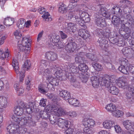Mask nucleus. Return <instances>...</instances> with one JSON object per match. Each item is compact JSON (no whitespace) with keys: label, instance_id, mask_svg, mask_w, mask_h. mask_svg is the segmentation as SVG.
<instances>
[{"label":"nucleus","instance_id":"obj_1","mask_svg":"<svg viewBox=\"0 0 134 134\" xmlns=\"http://www.w3.org/2000/svg\"><path fill=\"white\" fill-rule=\"evenodd\" d=\"M13 119L14 122L21 126L26 125L27 124L31 126H34L35 125V122L33 121L31 115L29 114L26 115L25 116H23V117L14 116Z\"/></svg>","mask_w":134,"mask_h":134},{"label":"nucleus","instance_id":"obj_2","mask_svg":"<svg viewBox=\"0 0 134 134\" xmlns=\"http://www.w3.org/2000/svg\"><path fill=\"white\" fill-rule=\"evenodd\" d=\"M16 122L12 123L8 126L7 129L9 130V134H20L24 133L26 131V129L20 127L18 124Z\"/></svg>","mask_w":134,"mask_h":134},{"label":"nucleus","instance_id":"obj_3","mask_svg":"<svg viewBox=\"0 0 134 134\" xmlns=\"http://www.w3.org/2000/svg\"><path fill=\"white\" fill-rule=\"evenodd\" d=\"M48 107H49V109L58 116H61L66 114V111L62 108L59 107L56 103L53 104L48 106Z\"/></svg>","mask_w":134,"mask_h":134},{"label":"nucleus","instance_id":"obj_4","mask_svg":"<svg viewBox=\"0 0 134 134\" xmlns=\"http://www.w3.org/2000/svg\"><path fill=\"white\" fill-rule=\"evenodd\" d=\"M116 76L114 75L110 76L108 75H105L102 81L103 86L106 88L110 87L111 85L112 82L115 80Z\"/></svg>","mask_w":134,"mask_h":134},{"label":"nucleus","instance_id":"obj_5","mask_svg":"<svg viewBox=\"0 0 134 134\" xmlns=\"http://www.w3.org/2000/svg\"><path fill=\"white\" fill-rule=\"evenodd\" d=\"M129 63L128 60L126 59L123 58L121 61V66L118 68L119 70L123 74H128V67Z\"/></svg>","mask_w":134,"mask_h":134},{"label":"nucleus","instance_id":"obj_6","mask_svg":"<svg viewBox=\"0 0 134 134\" xmlns=\"http://www.w3.org/2000/svg\"><path fill=\"white\" fill-rule=\"evenodd\" d=\"M12 65L16 74H19L20 76V81L22 82L23 81V78L25 77V75L24 72L21 73L19 71V64L17 61L16 59H13Z\"/></svg>","mask_w":134,"mask_h":134},{"label":"nucleus","instance_id":"obj_7","mask_svg":"<svg viewBox=\"0 0 134 134\" xmlns=\"http://www.w3.org/2000/svg\"><path fill=\"white\" fill-rule=\"evenodd\" d=\"M25 106L24 103L23 102H21L19 105L17 106L14 111V113L18 116L23 115L24 114V106ZM14 116L12 117V118Z\"/></svg>","mask_w":134,"mask_h":134},{"label":"nucleus","instance_id":"obj_8","mask_svg":"<svg viewBox=\"0 0 134 134\" xmlns=\"http://www.w3.org/2000/svg\"><path fill=\"white\" fill-rule=\"evenodd\" d=\"M76 26V24L75 23H66L63 28L67 32H74L77 29Z\"/></svg>","mask_w":134,"mask_h":134},{"label":"nucleus","instance_id":"obj_9","mask_svg":"<svg viewBox=\"0 0 134 134\" xmlns=\"http://www.w3.org/2000/svg\"><path fill=\"white\" fill-rule=\"evenodd\" d=\"M49 83L47 85L48 88L52 91L55 90L54 86H58V85L59 80L56 78L48 77Z\"/></svg>","mask_w":134,"mask_h":134},{"label":"nucleus","instance_id":"obj_10","mask_svg":"<svg viewBox=\"0 0 134 134\" xmlns=\"http://www.w3.org/2000/svg\"><path fill=\"white\" fill-rule=\"evenodd\" d=\"M127 80L126 77L124 76L120 77L117 80V85L120 87L124 89H126L127 87Z\"/></svg>","mask_w":134,"mask_h":134},{"label":"nucleus","instance_id":"obj_11","mask_svg":"<svg viewBox=\"0 0 134 134\" xmlns=\"http://www.w3.org/2000/svg\"><path fill=\"white\" fill-rule=\"evenodd\" d=\"M30 43H28L27 46L22 44H19L18 43V51L20 53L24 52L25 53H28L30 49Z\"/></svg>","mask_w":134,"mask_h":134},{"label":"nucleus","instance_id":"obj_12","mask_svg":"<svg viewBox=\"0 0 134 134\" xmlns=\"http://www.w3.org/2000/svg\"><path fill=\"white\" fill-rule=\"evenodd\" d=\"M76 48V44L72 40L65 46V49L68 52H72Z\"/></svg>","mask_w":134,"mask_h":134},{"label":"nucleus","instance_id":"obj_13","mask_svg":"<svg viewBox=\"0 0 134 134\" xmlns=\"http://www.w3.org/2000/svg\"><path fill=\"white\" fill-rule=\"evenodd\" d=\"M60 37L58 35H55L52 37L49 42V46L52 47L59 42Z\"/></svg>","mask_w":134,"mask_h":134},{"label":"nucleus","instance_id":"obj_14","mask_svg":"<svg viewBox=\"0 0 134 134\" xmlns=\"http://www.w3.org/2000/svg\"><path fill=\"white\" fill-rule=\"evenodd\" d=\"M82 122L85 126L88 127H92L95 124V122L93 119L88 118H84Z\"/></svg>","mask_w":134,"mask_h":134},{"label":"nucleus","instance_id":"obj_15","mask_svg":"<svg viewBox=\"0 0 134 134\" xmlns=\"http://www.w3.org/2000/svg\"><path fill=\"white\" fill-rule=\"evenodd\" d=\"M57 124L58 125L62 128H67L69 126V121L61 118L59 119Z\"/></svg>","mask_w":134,"mask_h":134},{"label":"nucleus","instance_id":"obj_16","mask_svg":"<svg viewBox=\"0 0 134 134\" xmlns=\"http://www.w3.org/2000/svg\"><path fill=\"white\" fill-rule=\"evenodd\" d=\"M75 0H71L70 1L67 7L68 10L71 11L74 10V11H76L77 12L79 9L78 8L80 5H76L75 3Z\"/></svg>","mask_w":134,"mask_h":134},{"label":"nucleus","instance_id":"obj_17","mask_svg":"<svg viewBox=\"0 0 134 134\" xmlns=\"http://www.w3.org/2000/svg\"><path fill=\"white\" fill-rule=\"evenodd\" d=\"M95 23L98 26L103 27H104L105 25L104 20L98 15L96 16Z\"/></svg>","mask_w":134,"mask_h":134},{"label":"nucleus","instance_id":"obj_18","mask_svg":"<svg viewBox=\"0 0 134 134\" xmlns=\"http://www.w3.org/2000/svg\"><path fill=\"white\" fill-rule=\"evenodd\" d=\"M45 57L48 60L54 61L57 58V55L52 52H48L46 53Z\"/></svg>","mask_w":134,"mask_h":134},{"label":"nucleus","instance_id":"obj_19","mask_svg":"<svg viewBox=\"0 0 134 134\" xmlns=\"http://www.w3.org/2000/svg\"><path fill=\"white\" fill-rule=\"evenodd\" d=\"M59 96L64 99L66 100L70 97V93L66 90H63L60 91Z\"/></svg>","mask_w":134,"mask_h":134},{"label":"nucleus","instance_id":"obj_20","mask_svg":"<svg viewBox=\"0 0 134 134\" xmlns=\"http://www.w3.org/2000/svg\"><path fill=\"white\" fill-rule=\"evenodd\" d=\"M123 125L125 128L127 130H131L134 127V124L131 121L126 120L123 122Z\"/></svg>","mask_w":134,"mask_h":134},{"label":"nucleus","instance_id":"obj_21","mask_svg":"<svg viewBox=\"0 0 134 134\" xmlns=\"http://www.w3.org/2000/svg\"><path fill=\"white\" fill-rule=\"evenodd\" d=\"M115 124L114 121L111 120H105L103 123V127L108 129H111L114 125Z\"/></svg>","mask_w":134,"mask_h":134},{"label":"nucleus","instance_id":"obj_22","mask_svg":"<svg viewBox=\"0 0 134 134\" xmlns=\"http://www.w3.org/2000/svg\"><path fill=\"white\" fill-rule=\"evenodd\" d=\"M88 32L86 30L81 29L79 30L78 34L83 39H86L90 36V35Z\"/></svg>","mask_w":134,"mask_h":134},{"label":"nucleus","instance_id":"obj_23","mask_svg":"<svg viewBox=\"0 0 134 134\" xmlns=\"http://www.w3.org/2000/svg\"><path fill=\"white\" fill-rule=\"evenodd\" d=\"M91 80L93 86L95 88H98L99 83V78L96 76H92L91 78Z\"/></svg>","mask_w":134,"mask_h":134},{"label":"nucleus","instance_id":"obj_24","mask_svg":"<svg viewBox=\"0 0 134 134\" xmlns=\"http://www.w3.org/2000/svg\"><path fill=\"white\" fill-rule=\"evenodd\" d=\"M25 106H24V110H26V112L28 114H30L33 111L34 106L32 103H29L27 104L24 103Z\"/></svg>","mask_w":134,"mask_h":134},{"label":"nucleus","instance_id":"obj_25","mask_svg":"<svg viewBox=\"0 0 134 134\" xmlns=\"http://www.w3.org/2000/svg\"><path fill=\"white\" fill-rule=\"evenodd\" d=\"M78 68L79 70H78V72H80L81 73H84L87 72L88 66L85 63H81L78 66Z\"/></svg>","mask_w":134,"mask_h":134},{"label":"nucleus","instance_id":"obj_26","mask_svg":"<svg viewBox=\"0 0 134 134\" xmlns=\"http://www.w3.org/2000/svg\"><path fill=\"white\" fill-rule=\"evenodd\" d=\"M100 8V10L98 12L99 14L105 17L106 18H108L110 15L108 12L105 10V8L102 7Z\"/></svg>","mask_w":134,"mask_h":134},{"label":"nucleus","instance_id":"obj_27","mask_svg":"<svg viewBox=\"0 0 134 134\" xmlns=\"http://www.w3.org/2000/svg\"><path fill=\"white\" fill-rule=\"evenodd\" d=\"M130 30L128 27H125L124 31H121L120 34L125 39L128 38L130 36Z\"/></svg>","mask_w":134,"mask_h":134},{"label":"nucleus","instance_id":"obj_28","mask_svg":"<svg viewBox=\"0 0 134 134\" xmlns=\"http://www.w3.org/2000/svg\"><path fill=\"white\" fill-rule=\"evenodd\" d=\"M85 54L83 52L78 53L77 56L75 58V60L76 62L79 63H82L84 61L83 56Z\"/></svg>","mask_w":134,"mask_h":134},{"label":"nucleus","instance_id":"obj_29","mask_svg":"<svg viewBox=\"0 0 134 134\" xmlns=\"http://www.w3.org/2000/svg\"><path fill=\"white\" fill-rule=\"evenodd\" d=\"M68 70L70 72L73 73L77 72L78 69L77 67L75 66L72 64L70 63L67 66Z\"/></svg>","mask_w":134,"mask_h":134},{"label":"nucleus","instance_id":"obj_30","mask_svg":"<svg viewBox=\"0 0 134 134\" xmlns=\"http://www.w3.org/2000/svg\"><path fill=\"white\" fill-rule=\"evenodd\" d=\"M39 74L43 75L44 76L46 77H49L48 76L50 74L51 72V70L48 69L44 70V68L42 69L38 70Z\"/></svg>","mask_w":134,"mask_h":134},{"label":"nucleus","instance_id":"obj_31","mask_svg":"<svg viewBox=\"0 0 134 134\" xmlns=\"http://www.w3.org/2000/svg\"><path fill=\"white\" fill-rule=\"evenodd\" d=\"M120 19L116 16H114L112 18L111 22L115 26L118 27L120 25Z\"/></svg>","mask_w":134,"mask_h":134},{"label":"nucleus","instance_id":"obj_32","mask_svg":"<svg viewBox=\"0 0 134 134\" xmlns=\"http://www.w3.org/2000/svg\"><path fill=\"white\" fill-rule=\"evenodd\" d=\"M14 21L13 18L10 17H7L5 19L4 23L5 25L7 26H9L13 24Z\"/></svg>","mask_w":134,"mask_h":134},{"label":"nucleus","instance_id":"obj_33","mask_svg":"<svg viewBox=\"0 0 134 134\" xmlns=\"http://www.w3.org/2000/svg\"><path fill=\"white\" fill-rule=\"evenodd\" d=\"M109 91L113 94L116 95L119 92V90L116 87L113 86L112 84L110 87Z\"/></svg>","mask_w":134,"mask_h":134},{"label":"nucleus","instance_id":"obj_34","mask_svg":"<svg viewBox=\"0 0 134 134\" xmlns=\"http://www.w3.org/2000/svg\"><path fill=\"white\" fill-rule=\"evenodd\" d=\"M29 38L27 37H21L18 41V44H22L27 46L28 43H30L28 41Z\"/></svg>","mask_w":134,"mask_h":134},{"label":"nucleus","instance_id":"obj_35","mask_svg":"<svg viewBox=\"0 0 134 134\" xmlns=\"http://www.w3.org/2000/svg\"><path fill=\"white\" fill-rule=\"evenodd\" d=\"M68 101L69 104L75 107L79 106V103L78 100L74 98H72L68 99Z\"/></svg>","mask_w":134,"mask_h":134},{"label":"nucleus","instance_id":"obj_36","mask_svg":"<svg viewBox=\"0 0 134 134\" xmlns=\"http://www.w3.org/2000/svg\"><path fill=\"white\" fill-rule=\"evenodd\" d=\"M105 108L108 111L111 112L112 113L114 110L116 109V107L113 103H110L107 105L105 107Z\"/></svg>","mask_w":134,"mask_h":134},{"label":"nucleus","instance_id":"obj_37","mask_svg":"<svg viewBox=\"0 0 134 134\" xmlns=\"http://www.w3.org/2000/svg\"><path fill=\"white\" fill-rule=\"evenodd\" d=\"M40 116L42 119H46L49 118L50 113L46 111H41L40 113Z\"/></svg>","mask_w":134,"mask_h":134},{"label":"nucleus","instance_id":"obj_38","mask_svg":"<svg viewBox=\"0 0 134 134\" xmlns=\"http://www.w3.org/2000/svg\"><path fill=\"white\" fill-rule=\"evenodd\" d=\"M49 62L48 61L44 60H41V64L39 67V70L45 68L47 66L49 65Z\"/></svg>","mask_w":134,"mask_h":134},{"label":"nucleus","instance_id":"obj_39","mask_svg":"<svg viewBox=\"0 0 134 134\" xmlns=\"http://www.w3.org/2000/svg\"><path fill=\"white\" fill-rule=\"evenodd\" d=\"M7 103V99L6 97L3 96L0 97V104L2 107H5Z\"/></svg>","mask_w":134,"mask_h":134},{"label":"nucleus","instance_id":"obj_40","mask_svg":"<svg viewBox=\"0 0 134 134\" xmlns=\"http://www.w3.org/2000/svg\"><path fill=\"white\" fill-rule=\"evenodd\" d=\"M126 96L127 101L129 103L132 104L134 102L133 95L130 93L129 92L127 93L126 94Z\"/></svg>","mask_w":134,"mask_h":134},{"label":"nucleus","instance_id":"obj_41","mask_svg":"<svg viewBox=\"0 0 134 134\" xmlns=\"http://www.w3.org/2000/svg\"><path fill=\"white\" fill-rule=\"evenodd\" d=\"M112 114L114 116L119 118L122 116L123 114V113L121 111L115 109L113 112Z\"/></svg>","mask_w":134,"mask_h":134},{"label":"nucleus","instance_id":"obj_42","mask_svg":"<svg viewBox=\"0 0 134 134\" xmlns=\"http://www.w3.org/2000/svg\"><path fill=\"white\" fill-rule=\"evenodd\" d=\"M87 72L86 73H81L79 72V73L81 74V78L82 81L84 83H86L87 81L89 75L87 74Z\"/></svg>","mask_w":134,"mask_h":134},{"label":"nucleus","instance_id":"obj_43","mask_svg":"<svg viewBox=\"0 0 134 134\" xmlns=\"http://www.w3.org/2000/svg\"><path fill=\"white\" fill-rule=\"evenodd\" d=\"M2 58V59H4V58H7V59H9L10 58V54H9V52L8 48H7L5 51L3 53V52L1 54Z\"/></svg>","mask_w":134,"mask_h":134},{"label":"nucleus","instance_id":"obj_44","mask_svg":"<svg viewBox=\"0 0 134 134\" xmlns=\"http://www.w3.org/2000/svg\"><path fill=\"white\" fill-rule=\"evenodd\" d=\"M67 10H68L67 7L64 4H62L59 5L58 9V11L59 13H63Z\"/></svg>","mask_w":134,"mask_h":134},{"label":"nucleus","instance_id":"obj_45","mask_svg":"<svg viewBox=\"0 0 134 134\" xmlns=\"http://www.w3.org/2000/svg\"><path fill=\"white\" fill-rule=\"evenodd\" d=\"M98 41L99 45L101 48H103L106 47V44L107 43V41L105 39L99 38Z\"/></svg>","mask_w":134,"mask_h":134},{"label":"nucleus","instance_id":"obj_46","mask_svg":"<svg viewBox=\"0 0 134 134\" xmlns=\"http://www.w3.org/2000/svg\"><path fill=\"white\" fill-rule=\"evenodd\" d=\"M57 115L51 114L49 116V119L50 123L52 124H55L57 120Z\"/></svg>","mask_w":134,"mask_h":134},{"label":"nucleus","instance_id":"obj_47","mask_svg":"<svg viewBox=\"0 0 134 134\" xmlns=\"http://www.w3.org/2000/svg\"><path fill=\"white\" fill-rule=\"evenodd\" d=\"M76 21L77 23L81 26H83L84 25V21L82 18L79 17V16L77 15L75 16Z\"/></svg>","mask_w":134,"mask_h":134},{"label":"nucleus","instance_id":"obj_48","mask_svg":"<svg viewBox=\"0 0 134 134\" xmlns=\"http://www.w3.org/2000/svg\"><path fill=\"white\" fill-rule=\"evenodd\" d=\"M92 65L93 67L97 71H100L102 69V67L101 65L97 63H92Z\"/></svg>","mask_w":134,"mask_h":134},{"label":"nucleus","instance_id":"obj_49","mask_svg":"<svg viewBox=\"0 0 134 134\" xmlns=\"http://www.w3.org/2000/svg\"><path fill=\"white\" fill-rule=\"evenodd\" d=\"M42 17L47 21H51L52 20V19L48 12L44 13L43 15L42 16Z\"/></svg>","mask_w":134,"mask_h":134},{"label":"nucleus","instance_id":"obj_50","mask_svg":"<svg viewBox=\"0 0 134 134\" xmlns=\"http://www.w3.org/2000/svg\"><path fill=\"white\" fill-rule=\"evenodd\" d=\"M114 40L115 41L116 43H118V45L119 46H123L125 44L122 38H120L119 39L116 38L114 39Z\"/></svg>","mask_w":134,"mask_h":134},{"label":"nucleus","instance_id":"obj_51","mask_svg":"<svg viewBox=\"0 0 134 134\" xmlns=\"http://www.w3.org/2000/svg\"><path fill=\"white\" fill-rule=\"evenodd\" d=\"M31 64L30 61L29 60H27L24 62V65H23V67L25 68V70H27L31 67Z\"/></svg>","mask_w":134,"mask_h":134},{"label":"nucleus","instance_id":"obj_52","mask_svg":"<svg viewBox=\"0 0 134 134\" xmlns=\"http://www.w3.org/2000/svg\"><path fill=\"white\" fill-rule=\"evenodd\" d=\"M86 56L88 58L92 61L97 62L98 60V59L96 57H95L94 55L91 53L87 54H86Z\"/></svg>","mask_w":134,"mask_h":134},{"label":"nucleus","instance_id":"obj_53","mask_svg":"<svg viewBox=\"0 0 134 134\" xmlns=\"http://www.w3.org/2000/svg\"><path fill=\"white\" fill-rule=\"evenodd\" d=\"M74 10H72V11L71 10H68V14L66 15L68 19L70 20L73 17L74 14Z\"/></svg>","mask_w":134,"mask_h":134},{"label":"nucleus","instance_id":"obj_54","mask_svg":"<svg viewBox=\"0 0 134 134\" xmlns=\"http://www.w3.org/2000/svg\"><path fill=\"white\" fill-rule=\"evenodd\" d=\"M122 51L123 54L125 55L129 53L131 51V49L129 47H124Z\"/></svg>","mask_w":134,"mask_h":134},{"label":"nucleus","instance_id":"obj_55","mask_svg":"<svg viewBox=\"0 0 134 134\" xmlns=\"http://www.w3.org/2000/svg\"><path fill=\"white\" fill-rule=\"evenodd\" d=\"M67 115L72 118L76 117L77 114L76 112L75 111H71L67 113Z\"/></svg>","mask_w":134,"mask_h":134},{"label":"nucleus","instance_id":"obj_56","mask_svg":"<svg viewBox=\"0 0 134 134\" xmlns=\"http://www.w3.org/2000/svg\"><path fill=\"white\" fill-rule=\"evenodd\" d=\"M79 13V17L83 19L84 17L85 16L86 14H87V13L85 11L78 9L77 11Z\"/></svg>","mask_w":134,"mask_h":134},{"label":"nucleus","instance_id":"obj_57","mask_svg":"<svg viewBox=\"0 0 134 134\" xmlns=\"http://www.w3.org/2000/svg\"><path fill=\"white\" fill-rule=\"evenodd\" d=\"M83 129V131L85 133L88 134H91L93 133L92 131L91 128H89V127L86 126Z\"/></svg>","mask_w":134,"mask_h":134},{"label":"nucleus","instance_id":"obj_58","mask_svg":"<svg viewBox=\"0 0 134 134\" xmlns=\"http://www.w3.org/2000/svg\"><path fill=\"white\" fill-rule=\"evenodd\" d=\"M124 16L125 18L126 19L131 22L133 20L132 16L129 14H125Z\"/></svg>","mask_w":134,"mask_h":134},{"label":"nucleus","instance_id":"obj_59","mask_svg":"<svg viewBox=\"0 0 134 134\" xmlns=\"http://www.w3.org/2000/svg\"><path fill=\"white\" fill-rule=\"evenodd\" d=\"M14 35L16 37V38L18 39H20L22 37L21 34L20 33L19 31L18 30H16L14 32Z\"/></svg>","mask_w":134,"mask_h":134},{"label":"nucleus","instance_id":"obj_60","mask_svg":"<svg viewBox=\"0 0 134 134\" xmlns=\"http://www.w3.org/2000/svg\"><path fill=\"white\" fill-rule=\"evenodd\" d=\"M7 37V35L1 37V35L0 34V45L4 43V40L6 39Z\"/></svg>","mask_w":134,"mask_h":134},{"label":"nucleus","instance_id":"obj_61","mask_svg":"<svg viewBox=\"0 0 134 134\" xmlns=\"http://www.w3.org/2000/svg\"><path fill=\"white\" fill-rule=\"evenodd\" d=\"M64 44L62 43L60 41H59L56 44L55 46L58 49H60L64 47Z\"/></svg>","mask_w":134,"mask_h":134},{"label":"nucleus","instance_id":"obj_62","mask_svg":"<svg viewBox=\"0 0 134 134\" xmlns=\"http://www.w3.org/2000/svg\"><path fill=\"white\" fill-rule=\"evenodd\" d=\"M106 66L107 68L110 70L112 71L115 69L114 66L110 63H107Z\"/></svg>","mask_w":134,"mask_h":134},{"label":"nucleus","instance_id":"obj_63","mask_svg":"<svg viewBox=\"0 0 134 134\" xmlns=\"http://www.w3.org/2000/svg\"><path fill=\"white\" fill-rule=\"evenodd\" d=\"M47 102V99H42L40 100V103H39L41 107H44L46 105V102Z\"/></svg>","mask_w":134,"mask_h":134},{"label":"nucleus","instance_id":"obj_64","mask_svg":"<svg viewBox=\"0 0 134 134\" xmlns=\"http://www.w3.org/2000/svg\"><path fill=\"white\" fill-rule=\"evenodd\" d=\"M83 20H84V23H87L89 22L90 21V18L89 17L88 14L87 13V14H86L85 16L83 18Z\"/></svg>","mask_w":134,"mask_h":134}]
</instances>
